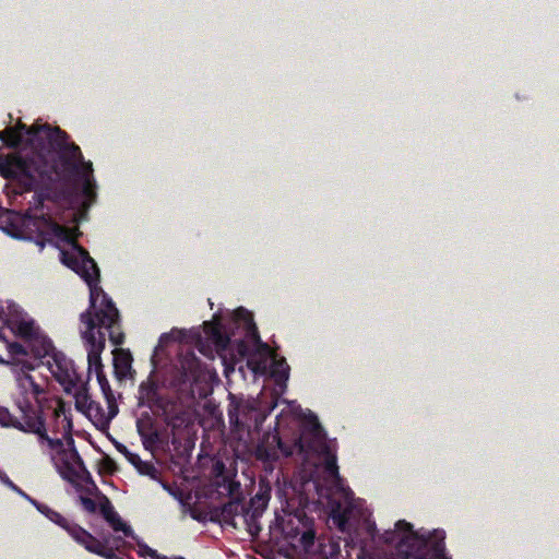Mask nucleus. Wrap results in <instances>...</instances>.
Here are the masks:
<instances>
[{
	"label": "nucleus",
	"instance_id": "nucleus-5",
	"mask_svg": "<svg viewBox=\"0 0 559 559\" xmlns=\"http://www.w3.org/2000/svg\"><path fill=\"white\" fill-rule=\"evenodd\" d=\"M69 135L60 128L47 126L43 140H47L56 151V157L50 166L53 174L59 177H74L80 174L84 162L81 148L73 142L68 141Z\"/></svg>",
	"mask_w": 559,
	"mask_h": 559
},
{
	"label": "nucleus",
	"instance_id": "nucleus-32",
	"mask_svg": "<svg viewBox=\"0 0 559 559\" xmlns=\"http://www.w3.org/2000/svg\"><path fill=\"white\" fill-rule=\"evenodd\" d=\"M319 548L321 559H340L341 557V548L337 543L319 544Z\"/></svg>",
	"mask_w": 559,
	"mask_h": 559
},
{
	"label": "nucleus",
	"instance_id": "nucleus-40",
	"mask_svg": "<svg viewBox=\"0 0 559 559\" xmlns=\"http://www.w3.org/2000/svg\"><path fill=\"white\" fill-rule=\"evenodd\" d=\"M144 549H145L146 554H147L148 556H151L152 558H155V559H169V558H167L166 556H159V555L157 554V551H156V550H154V549L150 548V547H148V546H146V545L144 546Z\"/></svg>",
	"mask_w": 559,
	"mask_h": 559
},
{
	"label": "nucleus",
	"instance_id": "nucleus-16",
	"mask_svg": "<svg viewBox=\"0 0 559 559\" xmlns=\"http://www.w3.org/2000/svg\"><path fill=\"white\" fill-rule=\"evenodd\" d=\"M56 468L62 479L69 481L76 490H81L82 486L80 480L90 483L94 486L95 490L98 491L95 483L87 478L86 473L73 462L72 456L70 454L62 455L59 457L58 462H55Z\"/></svg>",
	"mask_w": 559,
	"mask_h": 559
},
{
	"label": "nucleus",
	"instance_id": "nucleus-19",
	"mask_svg": "<svg viewBox=\"0 0 559 559\" xmlns=\"http://www.w3.org/2000/svg\"><path fill=\"white\" fill-rule=\"evenodd\" d=\"M302 528L299 526L292 527L290 531L286 532V537L290 540L294 546L301 547L305 552L311 554L316 551V531L312 526H308L306 523H301Z\"/></svg>",
	"mask_w": 559,
	"mask_h": 559
},
{
	"label": "nucleus",
	"instance_id": "nucleus-37",
	"mask_svg": "<svg viewBox=\"0 0 559 559\" xmlns=\"http://www.w3.org/2000/svg\"><path fill=\"white\" fill-rule=\"evenodd\" d=\"M22 497H24L27 501H29V502H31V503L36 508V510H37L38 512H40L43 515L45 514V512H46V511H45L41 507H48L47 504L41 503V502H39V501L35 500L34 498H32L31 496H28L26 492H25V493H23V496H22Z\"/></svg>",
	"mask_w": 559,
	"mask_h": 559
},
{
	"label": "nucleus",
	"instance_id": "nucleus-21",
	"mask_svg": "<svg viewBox=\"0 0 559 559\" xmlns=\"http://www.w3.org/2000/svg\"><path fill=\"white\" fill-rule=\"evenodd\" d=\"M160 396L157 382L152 377H148L139 385L138 405L147 406L150 409H153L154 404H156Z\"/></svg>",
	"mask_w": 559,
	"mask_h": 559
},
{
	"label": "nucleus",
	"instance_id": "nucleus-9",
	"mask_svg": "<svg viewBox=\"0 0 559 559\" xmlns=\"http://www.w3.org/2000/svg\"><path fill=\"white\" fill-rule=\"evenodd\" d=\"M330 508V519L336 528L348 534L353 544H356L355 538L352 536L355 530V520L360 516V509L350 490H342L340 497L331 498L328 502Z\"/></svg>",
	"mask_w": 559,
	"mask_h": 559
},
{
	"label": "nucleus",
	"instance_id": "nucleus-15",
	"mask_svg": "<svg viewBox=\"0 0 559 559\" xmlns=\"http://www.w3.org/2000/svg\"><path fill=\"white\" fill-rule=\"evenodd\" d=\"M27 226L33 227L39 237V243L51 242L55 239L70 241L69 229L55 222L50 216L41 214L29 216Z\"/></svg>",
	"mask_w": 559,
	"mask_h": 559
},
{
	"label": "nucleus",
	"instance_id": "nucleus-30",
	"mask_svg": "<svg viewBox=\"0 0 559 559\" xmlns=\"http://www.w3.org/2000/svg\"><path fill=\"white\" fill-rule=\"evenodd\" d=\"M234 314H235V319L237 321L242 322L246 325L248 332L251 333L254 336V338H257V341L260 342V336L258 334L257 326L253 322L252 313L250 311H248L247 309L239 307L235 310Z\"/></svg>",
	"mask_w": 559,
	"mask_h": 559
},
{
	"label": "nucleus",
	"instance_id": "nucleus-41",
	"mask_svg": "<svg viewBox=\"0 0 559 559\" xmlns=\"http://www.w3.org/2000/svg\"><path fill=\"white\" fill-rule=\"evenodd\" d=\"M123 456L127 459V461H128L130 464H132V463H134V460L136 459L138 454H135V453L131 452L130 450H128V451L123 454Z\"/></svg>",
	"mask_w": 559,
	"mask_h": 559
},
{
	"label": "nucleus",
	"instance_id": "nucleus-22",
	"mask_svg": "<svg viewBox=\"0 0 559 559\" xmlns=\"http://www.w3.org/2000/svg\"><path fill=\"white\" fill-rule=\"evenodd\" d=\"M152 411L163 417L167 425H176L175 421L179 419V405L168 396L162 395Z\"/></svg>",
	"mask_w": 559,
	"mask_h": 559
},
{
	"label": "nucleus",
	"instance_id": "nucleus-23",
	"mask_svg": "<svg viewBox=\"0 0 559 559\" xmlns=\"http://www.w3.org/2000/svg\"><path fill=\"white\" fill-rule=\"evenodd\" d=\"M10 324L14 334L23 341L22 344H26L34 336L41 332L40 328L36 325L33 319H14Z\"/></svg>",
	"mask_w": 559,
	"mask_h": 559
},
{
	"label": "nucleus",
	"instance_id": "nucleus-47",
	"mask_svg": "<svg viewBox=\"0 0 559 559\" xmlns=\"http://www.w3.org/2000/svg\"><path fill=\"white\" fill-rule=\"evenodd\" d=\"M175 559H185L183 557H176Z\"/></svg>",
	"mask_w": 559,
	"mask_h": 559
},
{
	"label": "nucleus",
	"instance_id": "nucleus-46",
	"mask_svg": "<svg viewBox=\"0 0 559 559\" xmlns=\"http://www.w3.org/2000/svg\"><path fill=\"white\" fill-rule=\"evenodd\" d=\"M250 534H251V535H255L257 533H254V532L252 531V528H250Z\"/></svg>",
	"mask_w": 559,
	"mask_h": 559
},
{
	"label": "nucleus",
	"instance_id": "nucleus-12",
	"mask_svg": "<svg viewBox=\"0 0 559 559\" xmlns=\"http://www.w3.org/2000/svg\"><path fill=\"white\" fill-rule=\"evenodd\" d=\"M56 381L70 394L81 382V374L76 371L73 360L60 350H55L46 362Z\"/></svg>",
	"mask_w": 559,
	"mask_h": 559
},
{
	"label": "nucleus",
	"instance_id": "nucleus-43",
	"mask_svg": "<svg viewBox=\"0 0 559 559\" xmlns=\"http://www.w3.org/2000/svg\"><path fill=\"white\" fill-rule=\"evenodd\" d=\"M116 449L121 453V454H124L129 449L122 444V443H117L116 444Z\"/></svg>",
	"mask_w": 559,
	"mask_h": 559
},
{
	"label": "nucleus",
	"instance_id": "nucleus-1",
	"mask_svg": "<svg viewBox=\"0 0 559 559\" xmlns=\"http://www.w3.org/2000/svg\"><path fill=\"white\" fill-rule=\"evenodd\" d=\"M72 252L62 251L61 261L79 274L90 287V308L93 318L100 328L108 330L109 341L118 346L124 342L121 330L119 311L111 298L98 286L99 269L88 251L73 241Z\"/></svg>",
	"mask_w": 559,
	"mask_h": 559
},
{
	"label": "nucleus",
	"instance_id": "nucleus-7",
	"mask_svg": "<svg viewBox=\"0 0 559 559\" xmlns=\"http://www.w3.org/2000/svg\"><path fill=\"white\" fill-rule=\"evenodd\" d=\"M46 512L45 516L62 527L68 534L80 545H82L87 551L96 554L107 559H116L117 556L112 548H108L110 542H115L116 545L121 542L120 537L107 536L103 540L97 539L85 528L76 523L70 522L63 515L49 507H41Z\"/></svg>",
	"mask_w": 559,
	"mask_h": 559
},
{
	"label": "nucleus",
	"instance_id": "nucleus-44",
	"mask_svg": "<svg viewBox=\"0 0 559 559\" xmlns=\"http://www.w3.org/2000/svg\"><path fill=\"white\" fill-rule=\"evenodd\" d=\"M215 468L218 472V474H223V472L225 471V465L222 462H218Z\"/></svg>",
	"mask_w": 559,
	"mask_h": 559
},
{
	"label": "nucleus",
	"instance_id": "nucleus-35",
	"mask_svg": "<svg viewBox=\"0 0 559 559\" xmlns=\"http://www.w3.org/2000/svg\"><path fill=\"white\" fill-rule=\"evenodd\" d=\"M222 483L229 495H233L240 486L239 483L230 479L227 475H222ZM217 486H222L219 480H217Z\"/></svg>",
	"mask_w": 559,
	"mask_h": 559
},
{
	"label": "nucleus",
	"instance_id": "nucleus-24",
	"mask_svg": "<svg viewBox=\"0 0 559 559\" xmlns=\"http://www.w3.org/2000/svg\"><path fill=\"white\" fill-rule=\"evenodd\" d=\"M114 354V371L118 380L126 379L132 369V356L129 350L115 349Z\"/></svg>",
	"mask_w": 559,
	"mask_h": 559
},
{
	"label": "nucleus",
	"instance_id": "nucleus-3",
	"mask_svg": "<svg viewBox=\"0 0 559 559\" xmlns=\"http://www.w3.org/2000/svg\"><path fill=\"white\" fill-rule=\"evenodd\" d=\"M80 320L81 323L85 325V330H83L81 334L86 345L88 371L93 368L95 370L97 382L107 403V420H110L117 416L119 409L115 394L104 372V366L100 358V355L105 349L108 330L99 326L98 321L93 318L91 311L81 313Z\"/></svg>",
	"mask_w": 559,
	"mask_h": 559
},
{
	"label": "nucleus",
	"instance_id": "nucleus-11",
	"mask_svg": "<svg viewBox=\"0 0 559 559\" xmlns=\"http://www.w3.org/2000/svg\"><path fill=\"white\" fill-rule=\"evenodd\" d=\"M0 175L16 180L25 191H32L37 183L31 163L20 155L0 156Z\"/></svg>",
	"mask_w": 559,
	"mask_h": 559
},
{
	"label": "nucleus",
	"instance_id": "nucleus-39",
	"mask_svg": "<svg viewBox=\"0 0 559 559\" xmlns=\"http://www.w3.org/2000/svg\"><path fill=\"white\" fill-rule=\"evenodd\" d=\"M11 489L16 491L19 495L23 496L25 493L20 487H17L8 476L3 480Z\"/></svg>",
	"mask_w": 559,
	"mask_h": 559
},
{
	"label": "nucleus",
	"instance_id": "nucleus-18",
	"mask_svg": "<svg viewBox=\"0 0 559 559\" xmlns=\"http://www.w3.org/2000/svg\"><path fill=\"white\" fill-rule=\"evenodd\" d=\"M99 493V512L105 519V521L110 525V527L115 532H122L126 537L135 538L134 532L132 527L123 522V520L120 518V515L115 510L111 501L108 499L107 496L104 493L97 491Z\"/></svg>",
	"mask_w": 559,
	"mask_h": 559
},
{
	"label": "nucleus",
	"instance_id": "nucleus-31",
	"mask_svg": "<svg viewBox=\"0 0 559 559\" xmlns=\"http://www.w3.org/2000/svg\"><path fill=\"white\" fill-rule=\"evenodd\" d=\"M132 465L135 467L139 474L148 476L153 480H157L159 472L151 461H142L138 455Z\"/></svg>",
	"mask_w": 559,
	"mask_h": 559
},
{
	"label": "nucleus",
	"instance_id": "nucleus-29",
	"mask_svg": "<svg viewBox=\"0 0 559 559\" xmlns=\"http://www.w3.org/2000/svg\"><path fill=\"white\" fill-rule=\"evenodd\" d=\"M271 499V487L269 485H260L259 491L251 498L250 503L254 509V513H261L267 507Z\"/></svg>",
	"mask_w": 559,
	"mask_h": 559
},
{
	"label": "nucleus",
	"instance_id": "nucleus-2",
	"mask_svg": "<svg viewBox=\"0 0 559 559\" xmlns=\"http://www.w3.org/2000/svg\"><path fill=\"white\" fill-rule=\"evenodd\" d=\"M383 542L395 548L401 559H447L444 556V536L415 531L405 520H399L393 531L383 534Z\"/></svg>",
	"mask_w": 559,
	"mask_h": 559
},
{
	"label": "nucleus",
	"instance_id": "nucleus-8",
	"mask_svg": "<svg viewBox=\"0 0 559 559\" xmlns=\"http://www.w3.org/2000/svg\"><path fill=\"white\" fill-rule=\"evenodd\" d=\"M31 418L28 420H24L22 423L15 421L19 426L15 429L26 432L34 433L38 438V442L40 444L47 443L50 450H57L59 457L62 455L70 454L74 463H76L87 475V478L92 480V476L87 471L81 455L74 447V440L70 437L68 440V444L71 447L69 450L63 447V442L61 439L50 438L47 433L46 428V418L44 414L36 415L35 413H31Z\"/></svg>",
	"mask_w": 559,
	"mask_h": 559
},
{
	"label": "nucleus",
	"instance_id": "nucleus-42",
	"mask_svg": "<svg viewBox=\"0 0 559 559\" xmlns=\"http://www.w3.org/2000/svg\"><path fill=\"white\" fill-rule=\"evenodd\" d=\"M123 456L127 459V461H128L130 464H132V463H134V460L136 459L138 454H135V453L131 452L130 450H128V451L123 454Z\"/></svg>",
	"mask_w": 559,
	"mask_h": 559
},
{
	"label": "nucleus",
	"instance_id": "nucleus-27",
	"mask_svg": "<svg viewBox=\"0 0 559 559\" xmlns=\"http://www.w3.org/2000/svg\"><path fill=\"white\" fill-rule=\"evenodd\" d=\"M245 509L243 504L240 502V500H229L228 502L224 503L221 508L215 510V513L217 516L221 518L225 523L231 524L235 516L239 514L240 511Z\"/></svg>",
	"mask_w": 559,
	"mask_h": 559
},
{
	"label": "nucleus",
	"instance_id": "nucleus-17",
	"mask_svg": "<svg viewBox=\"0 0 559 559\" xmlns=\"http://www.w3.org/2000/svg\"><path fill=\"white\" fill-rule=\"evenodd\" d=\"M75 408L88 417H96L99 420H107V413L103 409L99 403L91 399L87 384L82 381L73 389Z\"/></svg>",
	"mask_w": 559,
	"mask_h": 559
},
{
	"label": "nucleus",
	"instance_id": "nucleus-28",
	"mask_svg": "<svg viewBox=\"0 0 559 559\" xmlns=\"http://www.w3.org/2000/svg\"><path fill=\"white\" fill-rule=\"evenodd\" d=\"M180 367L182 369V374L187 381H191V378H197V372L200 367V360L192 352H187L180 358Z\"/></svg>",
	"mask_w": 559,
	"mask_h": 559
},
{
	"label": "nucleus",
	"instance_id": "nucleus-10",
	"mask_svg": "<svg viewBox=\"0 0 559 559\" xmlns=\"http://www.w3.org/2000/svg\"><path fill=\"white\" fill-rule=\"evenodd\" d=\"M231 427L238 431L258 429L265 420V415L251 402L231 399L227 409Z\"/></svg>",
	"mask_w": 559,
	"mask_h": 559
},
{
	"label": "nucleus",
	"instance_id": "nucleus-20",
	"mask_svg": "<svg viewBox=\"0 0 559 559\" xmlns=\"http://www.w3.org/2000/svg\"><path fill=\"white\" fill-rule=\"evenodd\" d=\"M136 431L146 450H152L159 440L158 431L156 430L153 418L148 413H143L136 419Z\"/></svg>",
	"mask_w": 559,
	"mask_h": 559
},
{
	"label": "nucleus",
	"instance_id": "nucleus-13",
	"mask_svg": "<svg viewBox=\"0 0 559 559\" xmlns=\"http://www.w3.org/2000/svg\"><path fill=\"white\" fill-rule=\"evenodd\" d=\"M46 128L47 124L27 127L19 123L16 128H5L1 131L0 140L9 147L16 148L22 145L37 147L40 145Z\"/></svg>",
	"mask_w": 559,
	"mask_h": 559
},
{
	"label": "nucleus",
	"instance_id": "nucleus-14",
	"mask_svg": "<svg viewBox=\"0 0 559 559\" xmlns=\"http://www.w3.org/2000/svg\"><path fill=\"white\" fill-rule=\"evenodd\" d=\"M292 454L293 445L285 443L276 429L265 432L255 449L257 459L263 462H274Z\"/></svg>",
	"mask_w": 559,
	"mask_h": 559
},
{
	"label": "nucleus",
	"instance_id": "nucleus-4",
	"mask_svg": "<svg viewBox=\"0 0 559 559\" xmlns=\"http://www.w3.org/2000/svg\"><path fill=\"white\" fill-rule=\"evenodd\" d=\"M10 367L15 374L16 409L13 413L8 409L0 411V421L3 426L15 428L19 426L15 421L22 423L32 419L31 413H35L36 415L44 414L40 402L46 392L44 386L37 383L33 376L28 373V369L14 366Z\"/></svg>",
	"mask_w": 559,
	"mask_h": 559
},
{
	"label": "nucleus",
	"instance_id": "nucleus-45",
	"mask_svg": "<svg viewBox=\"0 0 559 559\" xmlns=\"http://www.w3.org/2000/svg\"><path fill=\"white\" fill-rule=\"evenodd\" d=\"M376 531V525L374 524H369L368 525V533L373 536V533Z\"/></svg>",
	"mask_w": 559,
	"mask_h": 559
},
{
	"label": "nucleus",
	"instance_id": "nucleus-33",
	"mask_svg": "<svg viewBox=\"0 0 559 559\" xmlns=\"http://www.w3.org/2000/svg\"><path fill=\"white\" fill-rule=\"evenodd\" d=\"M324 469L329 476L340 480L338 466L336 463V456L334 454H328L325 457Z\"/></svg>",
	"mask_w": 559,
	"mask_h": 559
},
{
	"label": "nucleus",
	"instance_id": "nucleus-36",
	"mask_svg": "<svg viewBox=\"0 0 559 559\" xmlns=\"http://www.w3.org/2000/svg\"><path fill=\"white\" fill-rule=\"evenodd\" d=\"M80 501H81L83 508L88 513H95L97 511V504L92 498L81 496Z\"/></svg>",
	"mask_w": 559,
	"mask_h": 559
},
{
	"label": "nucleus",
	"instance_id": "nucleus-34",
	"mask_svg": "<svg viewBox=\"0 0 559 559\" xmlns=\"http://www.w3.org/2000/svg\"><path fill=\"white\" fill-rule=\"evenodd\" d=\"M273 372L280 380L286 381L288 379L289 367L284 358L274 361Z\"/></svg>",
	"mask_w": 559,
	"mask_h": 559
},
{
	"label": "nucleus",
	"instance_id": "nucleus-38",
	"mask_svg": "<svg viewBox=\"0 0 559 559\" xmlns=\"http://www.w3.org/2000/svg\"><path fill=\"white\" fill-rule=\"evenodd\" d=\"M311 426L312 433L316 437H319L323 429L316 416H312Z\"/></svg>",
	"mask_w": 559,
	"mask_h": 559
},
{
	"label": "nucleus",
	"instance_id": "nucleus-25",
	"mask_svg": "<svg viewBox=\"0 0 559 559\" xmlns=\"http://www.w3.org/2000/svg\"><path fill=\"white\" fill-rule=\"evenodd\" d=\"M205 333L210 340L214 343L218 350H225L229 346L230 337L228 334L222 331L219 323L206 322L204 323Z\"/></svg>",
	"mask_w": 559,
	"mask_h": 559
},
{
	"label": "nucleus",
	"instance_id": "nucleus-26",
	"mask_svg": "<svg viewBox=\"0 0 559 559\" xmlns=\"http://www.w3.org/2000/svg\"><path fill=\"white\" fill-rule=\"evenodd\" d=\"M92 176H93V165L91 162H87V164H85L83 166L82 171L75 176L80 180H82V183H83L82 192H83L84 197L90 201H93L96 198V192H95L96 185H95Z\"/></svg>",
	"mask_w": 559,
	"mask_h": 559
},
{
	"label": "nucleus",
	"instance_id": "nucleus-6",
	"mask_svg": "<svg viewBox=\"0 0 559 559\" xmlns=\"http://www.w3.org/2000/svg\"><path fill=\"white\" fill-rule=\"evenodd\" d=\"M7 350L8 359L2 360L3 364L34 370L40 365L41 359L49 358L56 348L51 340L40 332L26 344L8 342Z\"/></svg>",
	"mask_w": 559,
	"mask_h": 559
}]
</instances>
